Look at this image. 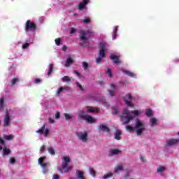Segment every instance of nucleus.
Here are the masks:
<instances>
[{
    "instance_id": "nucleus-1",
    "label": "nucleus",
    "mask_w": 179,
    "mask_h": 179,
    "mask_svg": "<svg viewBox=\"0 0 179 179\" xmlns=\"http://www.w3.org/2000/svg\"><path fill=\"white\" fill-rule=\"evenodd\" d=\"M93 36V31L91 30H87L85 31L83 29H81L80 31V35H79V38L80 41H83V43H80V45L81 47H89V42L87 40Z\"/></svg>"
},
{
    "instance_id": "nucleus-2",
    "label": "nucleus",
    "mask_w": 179,
    "mask_h": 179,
    "mask_svg": "<svg viewBox=\"0 0 179 179\" xmlns=\"http://www.w3.org/2000/svg\"><path fill=\"white\" fill-rule=\"evenodd\" d=\"M135 129H136V132L137 135L141 136L142 135V132H143V131H145V124L141 122V120H139V119H136Z\"/></svg>"
},
{
    "instance_id": "nucleus-3",
    "label": "nucleus",
    "mask_w": 179,
    "mask_h": 179,
    "mask_svg": "<svg viewBox=\"0 0 179 179\" xmlns=\"http://www.w3.org/2000/svg\"><path fill=\"white\" fill-rule=\"evenodd\" d=\"M37 29V25L31 22V20H27L25 24V31L27 33L28 31H35Z\"/></svg>"
},
{
    "instance_id": "nucleus-4",
    "label": "nucleus",
    "mask_w": 179,
    "mask_h": 179,
    "mask_svg": "<svg viewBox=\"0 0 179 179\" xmlns=\"http://www.w3.org/2000/svg\"><path fill=\"white\" fill-rule=\"evenodd\" d=\"M99 57H101V58H104L106 57V50L107 48V43L105 41H102L99 43Z\"/></svg>"
},
{
    "instance_id": "nucleus-5",
    "label": "nucleus",
    "mask_w": 179,
    "mask_h": 179,
    "mask_svg": "<svg viewBox=\"0 0 179 179\" xmlns=\"http://www.w3.org/2000/svg\"><path fill=\"white\" fill-rule=\"evenodd\" d=\"M76 135L80 141H82V142H84L85 143L87 142V131H85L84 133L82 131H77Z\"/></svg>"
},
{
    "instance_id": "nucleus-6",
    "label": "nucleus",
    "mask_w": 179,
    "mask_h": 179,
    "mask_svg": "<svg viewBox=\"0 0 179 179\" xmlns=\"http://www.w3.org/2000/svg\"><path fill=\"white\" fill-rule=\"evenodd\" d=\"M131 100H132V95H131L129 93L123 96V101H124L126 106H127V107L134 108V104H132Z\"/></svg>"
},
{
    "instance_id": "nucleus-7",
    "label": "nucleus",
    "mask_w": 179,
    "mask_h": 179,
    "mask_svg": "<svg viewBox=\"0 0 179 179\" xmlns=\"http://www.w3.org/2000/svg\"><path fill=\"white\" fill-rule=\"evenodd\" d=\"M44 160H45V157H41L38 159V164L41 166L42 169H43V170H45V169H47V167L50 166V163L44 162Z\"/></svg>"
},
{
    "instance_id": "nucleus-8",
    "label": "nucleus",
    "mask_w": 179,
    "mask_h": 179,
    "mask_svg": "<svg viewBox=\"0 0 179 179\" xmlns=\"http://www.w3.org/2000/svg\"><path fill=\"white\" fill-rule=\"evenodd\" d=\"M71 162V159L69 157H64L63 162L62 163V170L64 171L66 167H68V164Z\"/></svg>"
},
{
    "instance_id": "nucleus-9",
    "label": "nucleus",
    "mask_w": 179,
    "mask_h": 179,
    "mask_svg": "<svg viewBox=\"0 0 179 179\" xmlns=\"http://www.w3.org/2000/svg\"><path fill=\"white\" fill-rule=\"evenodd\" d=\"M10 124V116L9 115V112L7 110L6 112V115L3 120V127H9Z\"/></svg>"
},
{
    "instance_id": "nucleus-10",
    "label": "nucleus",
    "mask_w": 179,
    "mask_h": 179,
    "mask_svg": "<svg viewBox=\"0 0 179 179\" xmlns=\"http://www.w3.org/2000/svg\"><path fill=\"white\" fill-rule=\"evenodd\" d=\"M78 115V121H82L83 120H85V121H86L87 114L85 113V110H79Z\"/></svg>"
},
{
    "instance_id": "nucleus-11",
    "label": "nucleus",
    "mask_w": 179,
    "mask_h": 179,
    "mask_svg": "<svg viewBox=\"0 0 179 179\" xmlns=\"http://www.w3.org/2000/svg\"><path fill=\"white\" fill-rule=\"evenodd\" d=\"M179 138H171L166 141L167 146H174V145H178Z\"/></svg>"
},
{
    "instance_id": "nucleus-12",
    "label": "nucleus",
    "mask_w": 179,
    "mask_h": 179,
    "mask_svg": "<svg viewBox=\"0 0 179 179\" xmlns=\"http://www.w3.org/2000/svg\"><path fill=\"white\" fill-rule=\"evenodd\" d=\"M98 129L101 132H106V134H110V128L103 124H99Z\"/></svg>"
},
{
    "instance_id": "nucleus-13",
    "label": "nucleus",
    "mask_w": 179,
    "mask_h": 179,
    "mask_svg": "<svg viewBox=\"0 0 179 179\" xmlns=\"http://www.w3.org/2000/svg\"><path fill=\"white\" fill-rule=\"evenodd\" d=\"M110 59H112L114 64H116L117 65H120V64H121V62H120V55H110Z\"/></svg>"
},
{
    "instance_id": "nucleus-14",
    "label": "nucleus",
    "mask_w": 179,
    "mask_h": 179,
    "mask_svg": "<svg viewBox=\"0 0 179 179\" xmlns=\"http://www.w3.org/2000/svg\"><path fill=\"white\" fill-rule=\"evenodd\" d=\"M3 150V157H5V156H8V155H10V149L4 147L2 148V146L0 145V151Z\"/></svg>"
},
{
    "instance_id": "nucleus-15",
    "label": "nucleus",
    "mask_w": 179,
    "mask_h": 179,
    "mask_svg": "<svg viewBox=\"0 0 179 179\" xmlns=\"http://www.w3.org/2000/svg\"><path fill=\"white\" fill-rule=\"evenodd\" d=\"M89 3V0H83V2H80L78 4V9L80 10H83V9H85V6H86V5H87Z\"/></svg>"
},
{
    "instance_id": "nucleus-16",
    "label": "nucleus",
    "mask_w": 179,
    "mask_h": 179,
    "mask_svg": "<svg viewBox=\"0 0 179 179\" xmlns=\"http://www.w3.org/2000/svg\"><path fill=\"white\" fill-rule=\"evenodd\" d=\"M122 170H124V166L122 164H120L115 168L114 173L115 174H120V171H122Z\"/></svg>"
},
{
    "instance_id": "nucleus-17",
    "label": "nucleus",
    "mask_w": 179,
    "mask_h": 179,
    "mask_svg": "<svg viewBox=\"0 0 179 179\" xmlns=\"http://www.w3.org/2000/svg\"><path fill=\"white\" fill-rule=\"evenodd\" d=\"M121 153V151L118 149H110L109 151L110 156H115V155H119Z\"/></svg>"
},
{
    "instance_id": "nucleus-18",
    "label": "nucleus",
    "mask_w": 179,
    "mask_h": 179,
    "mask_svg": "<svg viewBox=\"0 0 179 179\" xmlns=\"http://www.w3.org/2000/svg\"><path fill=\"white\" fill-rule=\"evenodd\" d=\"M124 118H125L126 121L123 122V125H127V124H129V121H131V120L134 119V117L132 116H131V115L124 116Z\"/></svg>"
},
{
    "instance_id": "nucleus-19",
    "label": "nucleus",
    "mask_w": 179,
    "mask_h": 179,
    "mask_svg": "<svg viewBox=\"0 0 179 179\" xmlns=\"http://www.w3.org/2000/svg\"><path fill=\"white\" fill-rule=\"evenodd\" d=\"M124 115H129V112L128 111V109L124 108L122 112V115H120V120L124 121Z\"/></svg>"
},
{
    "instance_id": "nucleus-20",
    "label": "nucleus",
    "mask_w": 179,
    "mask_h": 179,
    "mask_svg": "<svg viewBox=\"0 0 179 179\" xmlns=\"http://www.w3.org/2000/svg\"><path fill=\"white\" fill-rule=\"evenodd\" d=\"M85 121H87V122H88V124H93L95 121L94 118H93V117L87 115V117L85 119Z\"/></svg>"
},
{
    "instance_id": "nucleus-21",
    "label": "nucleus",
    "mask_w": 179,
    "mask_h": 179,
    "mask_svg": "<svg viewBox=\"0 0 179 179\" xmlns=\"http://www.w3.org/2000/svg\"><path fill=\"white\" fill-rule=\"evenodd\" d=\"M3 139H5V141H12L15 138V136H13L12 134H10V135L3 134Z\"/></svg>"
},
{
    "instance_id": "nucleus-22",
    "label": "nucleus",
    "mask_w": 179,
    "mask_h": 179,
    "mask_svg": "<svg viewBox=\"0 0 179 179\" xmlns=\"http://www.w3.org/2000/svg\"><path fill=\"white\" fill-rule=\"evenodd\" d=\"M115 139H117V141H121V131L120 130H116V132L115 133Z\"/></svg>"
},
{
    "instance_id": "nucleus-23",
    "label": "nucleus",
    "mask_w": 179,
    "mask_h": 179,
    "mask_svg": "<svg viewBox=\"0 0 179 179\" xmlns=\"http://www.w3.org/2000/svg\"><path fill=\"white\" fill-rule=\"evenodd\" d=\"M166 171V167L164 166H159L157 169V173L160 174V176H164L163 173Z\"/></svg>"
},
{
    "instance_id": "nucleus-24",
    "label": "nucleus",
    "mask_w": 179,
    "mask_h": 179,
    "mask_svg": "<svg viewBox=\"0 0 179 179\" xmlns=\"http://www.w3.org/2000/svg\"><path fill=\"white\" fill-rule=\"evenodd\" d=\"M73 167L71 166H68L67 168H66V169H59V173H61L62 174L64 173H68V171H71V170H72Z\"/></svg>"
},
{
    "instance_id": "nucleus-25",
    "label": "nucleus",
    "mask_w": 179,
    "mask_h": 179,
    "mask_svg": "<svg viewBox=\"0 0 179 179\" xmlns=\"http://www.w3.org/2000/svg\"><path fill=\"white\" fill-rule=\"evenodd\" d=\"M123 73H125V75H127V76H129L130 78H134L135 76V74L128 70H122Z\"/></svg>"
},
{
    "instance_id": "nucleus-26",
    "label": "nucleus",
    "mask_w": 179,
    "mask_h": 179,
    "mask_svg": "<svg viewBox=\"0 0 179 179\" xmlns=\"http://www.w3.org/2000/svg\"><path fill=\"white\" fill-rule=\"evenodd\" d=\"M100 111V109L99 108H93V107H90L87 112L88 113H99Z\"/></svg>"
},
{
    "instance_id": "nucleus-27",
    "label": "nucleus",
    "mask_w": 179,
    "mask_h": 179,
    "mask_svg": "<svg viewBox=\"0 0 179 179\" xmlns=\"http://www.w3.org/2000/svg\"><path fill=\"white\" fill-rule=\"evenodd\" d=\"M47 150L48 151V153H50V155H51L52 156H55V150H54V148L52 147H48L47 148Z\"/></svg>"
},
{
    "instance_id": "nucleus-28",
    "label": "nucleus",
    "mask_w": 179,
    "mask_h": 179,
    "mask_svg": "<svg viewBox=\"0 0 179 179\" xmlns=\"http://www.w3.org/2000/svg\"><path fill=\"white\" fill-rule=\"evenodd\" d=\"M145 115H147L148 117H152V115H153V111L152 110V109H147L145 110Z\"/></svg>"
},
{
    "instance_id": "nucleus-29",
    "label": "nucleus",
    "mask_w": 179,
    "mask_h": 179,
    "mask_svg": "<svg viewBox=\"0 0 179 179\" xmlns=\"http://www.w3.org/2000/svg\"><path fill=\"white\" fill-rule=\"evenodd\" d=\"M150 123L151 127H155V125L157 124V120H156V118H151L150 120Z\"/></svg>"
},
{
    "instance_id": "nucleus-30",
    "label": "nucleus",
    "mask_w": 179,
    "mask_h": 179,
    "mask_svg": "<svg viewBox=\"0 0 179 179\" xmlns=\"http://www.w3.org/2000/svg\"><path fill=\"white\" fill-rule=\"evenodd\" d=\"M44 129H45V124H43L41 129L37 130L36 133L43 135V134H44Z\"/></svg>"
},
{
    "instance_id": "nucleus-31",
    "label": "nucleus",
    "mask_w": 179,
    "mask_h": 179,
    "mask_svg": "<svg viewBox=\"0 0 179 179\" xmlns=\"http://www.w3.org/2000/svg\"><path fill=\"white\" fill-rule=\"evenodd\" d=\"M54 71V64H51L49 65V70L48 71V76H50L51 75V73Z\"/></svg>"
},
{
    "instance_id": "nucleus-32",
    "label": "nucleus",
    "mask_w": 179,
    "mask_h": 179,
    "mask_svg": "<svg viewBox=\"0 0 179 179\" xmlns=\"http://www.w3.org/2000/svg\"><path fill=\"white\" fill-rule=\"evenodd\" d=\"M5 101L3 98H0V111H3V104Z\"/></svg>"
},
{
    "instance_id": "nucleus-33",
    "label": "nucleus",
    "mask_w": 179,
    "mask_h": 179,
    "mask_svg": "<svg viewBox=\"0 0 179 179\" xmlns=\"http://www.w3.org/2000/svg\"><path fill=\"white\" fill-rule=\"evenodd\" d=\"M78 178L79 179H85L84 173L83 171H78L77 173Z\"/></svg>"
},
{
    "instance_id": "nucleus-34",
    "label": "nucleus",
    "mask_w": 179,
    "mask_h": 179,
    "mask_svg": "<svg viewBox=\"0 0 179 179\" xmlns=\"http://www.w3.org/2000/svg\"><path fill=\"white\" fill-rule=\"evenodd\" d=\"M62 82H71V78H69V76H65L64 77H63L62 78Z\"/></svg>"
},
{
    "instance_id": "nucleus-35",
    "label": "nucleus",
    "mask_w": 179,
    "mask_h": 179,
    "mask_svg": "<svg viewBox=\"0 0 179 179\" xmlns=\"http://www.w3.org/2000/svg\"><path fill=\"white\" fill-rule=\"evenodd\" d=\"M126 129L128 131V132H134V131H135V128L129 125L126 126Z\"/></svg>"
},
{
    "instance_id": "nucleus-36",
    "label": "nucleus",
    "mask_w": 179,
    "mask_h": 179,
    "mask_svg": "<svg viewBox=\"0 0 179 179\" xmlns=\"http://www.w3.org/2000/svg\"><path fill=\"white\" fill-rule=\"evenodd\" d=\"M72 62H73V61L72 60V59L71 57L67 58L66 66H69V65H71V64H72Z\"/></svg>"
},
{
    "instance_id": "nucleus-37",
    "label": "nucleus",
    "mask_w": 179,
    "mask_h": 179,
    "mask_svg": "<svg viewBox=\"0 0 179 179\" xmlns=\"http://www.w3.org/2000/svg\"><path fill=\"white\" fill-rule=\"evenodd\" d=\"M110 177H113V173H111L110 172H109L108 174H106L103 176L102 179H108Z\"/></svg>"
},
{
    "instance_id": "nucleus-38",
    "label": "nucleus",
    "mask_w": 179,
    "mask_h": 179,
    "mask_svg": "<svg viewBox=\"0 0 179 179\" xmlns=\"http://www.w3.org/2000/svg\"><path fill=\"white\" fill-rule=\"evenodd\" d=\"M90 173L91 176H92V177H96V171H94L93 168H90Z\"/></svg>"
},
{
    "instance_id": "nucleus-39",
    "label": "nucleus",
    "mask_w": 179,
    "mask_h": 179,
    "mask_svg": "<svg viewBox=\"0 0 179 179\" xmlns=\"http://www.w3.org/2000/svg\"><path fill=\"white\" fill-rule=\"evenodd\" d=\"M19 82V79L17 78H14L11 80V86H14V85H16V83Z\"/></svg>"
},
{
    "instance_id": "nucleus-40",
    "label": "nucleus",
    "mask_w": 179,
    "mask_h": 179,
    "mask_svg": "<svg viewBox=\"0 0 179 179\" xmlns=\"http://www.w3.org/2000/svg\"><path fill=\"white\" fill-rule=\"evenodd\" d=\"M83 69L85 71H86L87 69V68H89V64L86 62H83Z\"/></svg>"
},
{
    "instance_id": "nucleus-41",
    "label": "nucleus",
    "mask_w": 179,
    "mask_h": 179,
    "mask_svg": "<svg viewBox=\"0 0 179 179\" xmlns=\"http://www.w3.org/2000/svg\"><path fill=\"white\" fill-rule=\"evenodd\" d=\"M64 117L67 121H69V120H72V116H71L68 113H64Z\"/></svg>"
},
{
    "instance_id": "nucleus-42",
    "label": "nucleus",
    "mask_w": 179,
    "mask_h": 179,
    "mask_svg": "<svg viewBox=\"0 0 179 179\" xmlns=\"http://www.w3.org/2000/svg\"><path fill=\"white\" fill-rule=\"evenodd\" d=\"M131 114H134L135 115V117H136L137 115H139V114H141V111H139V110H132Z\"/></svg>"
},
{
    "instance_id": "nucleus-43",
    "label": "nucleus",
    "mask_w": 179,
    "mask_h": 179,
    "mask_svg": "<svg viewBox=\"0 0 179 179\" xmlns=\"http://www.w3.org/2000/svg\"><path fill=\"white\" fill-rule=\"evenodd\" d=\"M64 90H65V88L61 87H59L57 91V94H59V93H62V92H64Z\"/></svg>"
},
{
    "instance_id": "nucleus-44",
    "label": "nucleus",
    "mask_w": 179,
    "mask_h": 179,
    "mask_svg": "<svg viewBox=\"0 0 179 179\" xmlns=\"http://www.w3.org/2000/svg\"><path fill=\"white\" fill-rule=\"evenodd\" d=\"M112 110H113L112 114L113 115H115V114H118V110L117 109V108H113Z\"/></svg>"
},
{
    "instance_id": "nucleus-45",
    "label": "nucleus",
    "mask_w": 179,
    "mask_h": 179,
    "mask_svg": "<svg viewBox=\"0 0 179 179\" xmlns=\"http://www.w3.org/2000/svg\"><path fill=\"white\" fill-rule=\"evenodd\" d=\"M83 22L85 24H89V23L90 22V18L86 17L84 19Z\"/></svg>"
},
{
    "instance_id": "nucleus-46",
    "label": "nucleus",
    "mask_w": 179,
    "mask_h": 179,
    "mask_svg": "<svg viewBox=\"0 0 179 179\" xmlns=\"http://www.w3.org/2000/svg\"><path fill=\"white\" fill-rule=\"evenodd\" d=\"M16 163V159H15V157H11L10 159V164H15Z\"/></svg>"
},
{
    "instance_id": "nucleus-47",
    "label": "nucleus",
    "mask_w": 179,
    "mask_h": 179,
    "mask_svg": "<svg viewBox=\"0 0 179 179\" xmlns=\"http://www.w3.org/2000/svg\"><path fill=\"white\" fill-rule=\"evenodd\" d=\"M56 45H61V38H58L55 39Z\"/></svg>"
},
{
    "instance_id": "nucleus-48",
    "label": "nucleus",
    "mask_w": 179,
    "mask_h": 179,
    "mask_svg": "<svg viewBox=\"0 0 179 179\" xmlns=\"http://www.w3.org/2000/svg\"><path fill=\"white\" fill-rule=\"evenodd\" d=\"M115 37H117V29L113 31V40H115Z\"/></svg>"
},
{
    "instance_id": "nucleus-49",
    "label": "nucleus",
    "mask_w": 179,
    "mask_h": 179,
    "mask_svg": "<svg viewBox=\"0 0 179 179\" xmlns=\"http://www.w3.org/2000/svg\"><path fill=\"white\" fill-rule=\"evenodd\" d=\"M43 134L44 136H48V134H50V130L48 129H45Z\"/></svg>"
},
{
    "instance_id": "nucleus-50",
    "label": "nucleus",
    "mask_w": 179,
    "mask_h": 179,
    "mask_svg": "<svg viewBox=\"0 0 179 179\" xmlns=\"http://www.w3.org/2000/svg\"><path fill=\"white\" fill-rule=\"evenodd\" d=\"M76 86H78V87H79L80 90H82V92H83V87H82V85H80V83H79L78 82H77L76 83Z\"/></svg>"
},
{
    "instance_id": "nucleus-51",
    "label": "nucleus",
    "mask_w": 179,
    "mask_h": 179,
    "mask_svg": "<svg viewBox=\"0 0 179 179\" xmlns=\"http://www.w3.org/2000/svg\"><path fill=\"white\" fill-rule=\"evenodd\" d=\"M39 152H40L41 153H43V152H45V145H43V146L40 148Z\"/></svg>"
},
{
    "instance_id": "nucleus-52",
    "label": "nucleus",
    "mask_w": 179,
    "mask_h": 179,
    "mask_svg": "<svg viewBox=\"0 0 179 179\" xmlns=\"http://www.w3.org/2000/svg\"><path fill=\"white\" fill-rule=\"evenodd\" d=\"M29 45L30 44L29 43H25L22 45V48L25 50V48H27V47H29Z\"/></svg>"
},
{
    "instance_id": "nucleus-53",
    "label": "nucleus",
    "mask_w": 179,
    "mask_h": 179,
    "mask_svg": "<svg viewBox=\"0 0 179 179\" xmlns=\"http://www.w3.org/2000/svg\"><path fill=\"white\" fill-rule=\"evenodd\" d=\"M107 73L109 75L110 78H113V73L111 72V69H108Z\"/></svg>"
},
{
    "instance_id": "nucleus-54",
    "label": "nucleus",
    "mask_w": 179,
    "mask_h": 179,
    "mask_svg": "<svg viewBox=\"0 0 179 179\" xmlns=\"http://www.w3.org/2000/svg\"><path fill=\"white\" fill-rule=\"evenodd\" d=\"M96 64H100V62H101V57L99 56V57L96 59Z\"/></svg>"
},
{
    "instance_id": "nucleus-55",
    "label": "nucleus",
    "mask_w": 179,
    "mask_h": 179,
    "mask_svg": "<svg viewBox=\"0 0 179 179\" xmlns=\"http://www.w3.org/2000/svg\"><path fill=\"white\" fill-rule=\"evenodd\" d=\"M126 173L125 178H128L129 177V169H126Z\"/></svg>"
},
{
    "instance_id": "nucleus-56",
    "label": "nucleus",
    "mask_w": 179,
    "mask_h": 179,
    "mask_svg": "<svg viewBox=\"0 0 179 179\" xmlns=\"http://www.w3.org/2000/svg\"><path fill=\"white\" fill-rule=\"evenodd\" d=\"M103 106H104V107H106V108H108V107H110V105L107 102H103Z\"/></svg>"
},
{
    "instance_id": "nucleus-57",
    "label": "nucleus",
    "mask_w": 179,
    "mask_h": 179,
    "mask_svg": "<svg viewBox=\"0 0 179 179\" xmlns=\"http://www.w3.org/2000/svg\"><path fill=\"white\" fill-rule=\"evenodd\" d=\"M60 115H61V113L59 112H57L55 115L56 120H58V118H59Z\"/></svg>"
},
{
    "instance_id": "nucleus-58",
    "label": "nucleus",
    "mask_w": 179,
    "mask_h": 179,
    "mask_svg": "<svg viewBox=\"0 0 179 179\" xmlns=\"http://www.w3.org/2000/svg\"><path fill=\"white\" fill-rule=\"evenodd\" d=\"M76 31V29H75L74 27H72L71 29V34H75Z\"/></svg>"
},
{
    "instance_id": "nucleus-59",
    "label": "nucleus",
    "mask_w": 179,
    "mask_h": 179,
    "mask_svg": "<svg viewBox=\"0 0 179 179\" xmlns=\"http://www.w3.org/2000/svg\"><path fill=\"white\" fill-rule=\"evenodd\" d=\"M0 145L5 146V141L0 137Z\"/></svg>"
},
{
    "instance_id": "nucleus-60",
    "label": "nucleus",
    "mask_w": 179,
    "mask_h": 179,
    "mask_svg": "<svg viewBox=\"0 0 179 179\" xmlns=\"http://www.w3.org/2000/svg\"><path fill=\"white\" fill-rule=\"evenodd\" d=\"M108 93H109L110 96H111V97H114V92L109 90Z\"/></svg>"
},
{
    "instance_id": "nucleus-61",
    "label": "nucleus",
    "mask_w": 179,
    "mask_h": 179,
    "mask_svg": "<svg viewBox=\"0 0 179 179\" xmlns=\"http://www.w3.org/2000/svg\"><path fill=\"white\" fill-rule=\"evenodd\" d=\"M52 179H59V175H54Z\"/></svg>"
},
{
    "instance_id": "nucleus-62",
    "label": "nucleus",
    "mask_w": 179,
    "mask_h": 179,
    "mask_svg": "<svg viewBox=\"0 0 179 179\" xmlns=\"http://www.w3.org/2000/svg\"><path fill=\"white\" fill-rule=\"evenodd\" d=\"M40 82H41V80H40L39 78H36L35 79V83H40Z\"/></svg>"
},
{
    "instance_id": "nucleus-63",
    "label": "nucleus",
    "mask_w": 179,
    "mask_h": 179,
    "mask_svg": "<svg viewBox=\"0 0 179 179\" xmlns=\"http://www.w3.org/2000/svg\"><path fill=\"white\" fill-rule=\"evenodd\" d=\"M74 73L76 75H78V78H80V73H79V72L76 71H74Z\"/></svg>"
},
{
    "instance_id": "nucleus-64",
    "label": "nucleus",
    "mask_w": 179,
    "mask_h": 179,
    "mask_svg": "<svg viewBox=\"0 0 179 179\" xmlns=\"http://www.w3.org/2000/svg\"><path fill=\"white\" fill-rule=\"evenodd\" d=\"M49 122H50L51 124H54V122H55L54 119L50 118L49 119Z\"/></svg>"
}]
</instances>
